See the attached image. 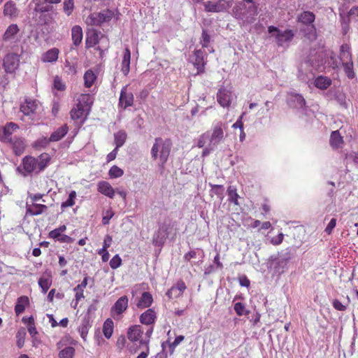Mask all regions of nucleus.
Instances as JSON below:
<instances>
[{"label": "nucleus", "mask_w": 358, "mask_h": 358, "mask_svg": "<svg viewBox=\"0 0 358 358\" xmlns=\"http://www.w3.org/2000/svg\"><path fill=\"white\" fill-rule=\"evenodd\" d=\"M143 331L141 325H133L128 329L127 338L131 342L138 341L143 340L142 336Z\"/></svg>", "instance_id": "obj_17"}, {"label": "nucleus", "mask_w": 358, "mask_h": 358, "mask_svg": "<svg viewBox=\"0 0 358 358\" xmlns=\"http://www.w3.org/2000/svg\"><path fill=\"white\" fill-rule=\"evenodd\" d=\"M234 310L238 316L248 315L250 311L245 308V306L241 302H237L234 304Z\"/></svg>", "instance_id": "obj_48"}, {"label": "nucleus", "mask_w": 358, "mask_h": 358, "mask_svg": "<svg viewBox=\"0 0 358 358\" xmlns=\"http://www.w3.org/2000/svg\"><path fill=\"white\" fill-rule=\"evenodd\" d=\"M345 74L348 78L352 79L355 77V73L353 71V63L352 62H348L342 63Z\"/></svg>", "instance_id": "obj_50"}, {"label": "nucleus", "mask_w": 358, "mask_h": 358, "mask_svg": "<svg viewBox=\"0 0 358 358\" xmlns=\"http://www.w3.org/2000/svg\"><path fill=\"white\" fill-rule=\"evenodd\" d=\"M210 133L207 132L203 134L199 138L197 146L199 148H203L208 141H209Z\"/></svg>", "instance_id": "obj_57"}, {"label": "nucleus", "mask_w": 358, "mask_h": 358, "mask_svg": "<svg viewBox=\"0 0 358 358\" xmlns=\"http://www.w3.org/2000/svg\"><path fill=\"white\" fill-rule=\"evenodd\" d=\"M19 31L20 29L16 24H11L8 27L5 33L3 34V40L4 41H10L13 40Z\"/></svg>", "instance_id": "obj_27"}, {"label": "nucleus", "mask_w": 358, "mask_h": 358, "mask_svg": "<svg viewBox=\"0 0 358 358\" xmlns=\"http://www.w3.org/2000/svg\"><path fill=\"white\" fill-rule=\"evenodd\" d=\"M18 129V125L12 122H8L5 126L0 127V141L2 143L11 141L13 133Z\"/></svg>", "instance_id": "obj_10"}, {"label": "nucleus", "mask_w": 358, "mask_h": 358, "mask_svg": "<svg viewBox=\"0 0 358 358\" xmlns=\"http://www.w3.org/2000/svg\"><path fill=\"white\" fill-rule=\"evenodd\" d=\"M128 307V298L127 296H122L119 298L115 304L112 306L110 312L111 315L115 318V315H120Z\"/></svg>", "instance_id": "obj_14"}, {"label": "nucleus", "mask_w": 358, "mask_h": 358, "mask_svg": "<svg viewBox=\"0 0 358 358\" xmlns=\"http://www.w3.org/2000/svg\"><path fill=\"white\" fill-rule=\"evenodd\" d=\"M91 326L90 315L87 314L82 318L81 323L78 328L80 336L84 341L86 340L89 329Z\"/></svg>", "instance_id": "obj_23"}, {"label": "nucleus", "mask_w": 358, "mask_h": 358, "mask_svg": "<svg viewBox=\"0 0 358 358\" xmlns=\"http://www.w3.org/2000/svg\"><path fill=\"white\" fill-rule=\"evenodd\" d=\"M103 332L106 338H110L113 333V322L111 319H107L103 326Z\"/></svg>", "instance_id": "obj_40"}, {"label": "nucleus", "mask_w": 358, "mask_h": 358, "mask_svg": "<svg viewBox=\"0 0 358 358\" xmlns=\"http://www.w3.org/2000/svg\"><path fill=\"white\" fill-rule=\"evenodd\" d=\"M171 229L170 223L164 222L161 224L158 231L153 236L152 243L156 246L162 247L170 234Z\"/></svg>", "instance_id": "obj_5"}, {"label": "nucleus", "mask_w": 358, "mask_h": 358, "mask_svg": "<svg viewBox=\"0 0 358 358\" xmlns=\"http://www.w3.org/2000/svg\"><path fill=\"white\" fill-rule=\"evenodd\" d=\"M37 161L36 166L38 171H43L48 164L50 162V156L47 153H43L38 158L36 159Z\"/></svg>", "instance_id": "obj_36"}, {"label": "nucleus", "mask_w": 358, "mask_h": 358, "mask_svg": "<svg viewBox=\"0 0 358 358\" xmlns=\"http://www.w3.org/2000/svg\"><path fill=\"white\" fill-rule=\"evenodd\" d=\"M123 174V170L117 166H113L108 172L110 178H117L121 177Z\"/></svg>", "instance_id": "obj_52"}, {"label": "nucleus", "mask_w": 358, "mask_h": 358, "mask_svg": "<svg viewBox=\"0 0 358 358\" xmlns=\"http://www.w3.org/2000/svg\"><path fill=\"white\" fill-rule=\"evenodd\" d=\"M3 13L4 16L9 17L10 20H15L19 16L20 10L14 1H9L3 6Z\"/></svg>", "instance_id": "obj_16"}, {"label": "nucleus", "mask_w": 358, "mask_h": 358, "mask_svg": "<svg viewBox=\"0 0 358 358\" xmlns=\"http://www.w3.org/2000/svg\"><path fill=\"white\" fill-rule=\"evenodd\" d=\"M166 295L170 299H173V298H178V297L180 296L182 294L180 293V291H178L176 288H175L174 286H173L171 289H169L167 291Z\"/></svg>", "instance_id": "obj_60"}, {"label": "nucleus", "mask_w": 358, "mask_h": 358, "mask_svg": "<svg viewBox=\"0 0 358 358\" xmlns=\"http://www.w3.org/2000/svg\"><path fill=\"white\" fill-rule=\"evenodd\" d=\"M228 201L238 206V198L239 195L237 193L236 187L230 185L227 189Z\"/></svg>", "instance_id": "obj_37"}, {"label": "nucleus", "mask_w": 358, "mask_h": 358, "mask_svg": "<svg viewBox=\"0 0 358 358\" xmlns=\"http://www.w3.org/2000/svg\"><path fill=\"white\" fill-rule=\"evenodd\" d=\"M210 43V36L206 30H203L201 35V44L203 48H207Z\"/></svg>", "instance_id": "obj_59"}, {"label": "nucleus", "mask_w": 358, "mask_h": 358, "mask_svg": "<svg viewBox=\"0 0 358 358\" xmlns=\"http://www.w3.org/2000/svg\"><path fill=\"white\" fill-rule=\"evenodd\" d=\"M345 17L350 21L358 22V6L352 7L347 13H345Z\"/></svg>", "instance_id": "obj_49"}, {"label": "nucleus", "mask_w": 358, "mask_h": 358, "mask_svg": "<svg viewBox=\"0 0 358 358\" xmlns=\"http://www.w3.org/2000/svg\"><path fill=\"white\" fill-rule=\"evenodd\" d=\"M74 9V1L73 0H64L63 2V10L64 12L69 16L70 15Z\"/></svg>", "instance_id": "obj_53"}, {"label": "nucleus", "mask_w": 358, "mask_h": 358, "mask_svg": "<svg viewBox=\"0 0 358 358\" xmlns=\"http://www.w3.org/2000/svg\"><path fill=\"white\" fill-rule=\"evenodd\" d=\"M29 304V298L26 296H20L17 299V303L15 306V312L17 315L24 311L25 306Z\"/></svg>", "instance_id": "obj_34"}, {"label": "nucleus", "mask_w": 358, "mask_h": 358, "mask_svg": "<svg viewBox=\"0 0 358 358\" xmlns=\"http://www.w3.org/2000/svg\"><path fill=\"white\" fill-rule=\"evenodd\" d=\"M52 285V278L50 276H42L38 280V285L42 289L43 293L45 294Z\"/></svg>", "instance_id": "obj_41"}, {"label": "nucleus", "mask_w": 358, "mask_h": 358, "mask_svg": "<svg viewBox=\"0 0 358 358\" xmlns=\"http://www.w3.org/2000/svg\"><path fill=\"white\" fill-rule=\"evenodd\" d=\"M20 65V55L17 53L10 52L7 54L3 59V68L6 73H14Z\"/></svg>", "instance_id": "obj_8"}, {"label": "nucleus", "mask_w": 358, "mask_h": 358, "mask_svg": "<svg viewBox=\"0 0 358 358\" xmlns=\"http://www.w3.org/2000/svg\"><path fill=\"white\" fill-rule=\"evenodd\" d=\"M71 38L73 45L76 46L79 45L83 40V30L82 28L76 25L71 29Z\"/></svg>", "instance_id": "obj_31"}, {"label": "nucleus", "mask_w": 358, "mask_h": 358, "mask_svg": "<svg viewBox=\"0 0 358 358\" xmlns=\"http://www.w3.org/2000/svg\"><path fill=\"white\" fill-rule=\"evenodd\" d=\"M126 343V337L123 335H121L118 337L116 345L119 349L122 350L125 346Z\"/></svg>", "instance_id": "obj_64"}, {"label": "nucleus", "mask_w": 358, "mask_h": 358, "mask_svg": "<svg viewBox=\"0 0 358 358\" xmlns=\"http://www.w3.org/2000/svg\"><path fill=\"white\" fill-rule=\"evenodd\" d=\"M315 20V15L310 11H305L301 14L299 21L303 24H310Z\"/></svg>", "instance_id": "obj_42"}, {"label": "nucleus", "mask_w": 358, "mask_h": 358, "mask_svg": "<svg viewBox=\"0 0 358 358\" xmlns=\"http://www.w3.org/2000/svg\"><path fill=\"white\" fill-rule=\"evenodd\" d=\"M76 197V191H71L69 193V197L67 200L64 202H62L61 204V208L64 210L65 208L71 207L75 204V199Z\"/></svg>", "instance_id": "obj_45"}, {"label": "nucleus", "mask_w": 358, "mask_h": 358, "mask_svg": "<svg viewBox=\"0 0 358 358\" xmlns=\"http://www.w3.org/2000/svg\"><path fill=\"white\" fill-rule=\"evenodd\" d=\"M339 58L342 63L352 62L350 48L348 44H343L340 49Z\"/></svg>", "instance_id": "obj_32"}, {"label": "nucleus", "mask_w": 358, "mask_h": 358, "mask_svg": "<svg viewBox=\"0 0 358 358\" xmlns=\"http://www.w3.org/2000/svg\"><path fill=\"white\" fill-rule=\"evenodd\" d=\"M96 78V75L92 70H88L84 75L85 85L86 87H90Z\"/></svg>", "instance_id": "obj_44"}, {"label": "nucleus", "mask_w": 358, "mask_h": 358, "mask_svg": "<svg viewBox=\"0 0 358 358\" xmlns=\"http://www.w3.org/2000/svg\"><path fill=\"white\" fill-rule=\"evenodd\" d=\"M75 354V349L73 347H66L59 353V358H73Z\"/></svg>", "instance_id": "obj_46"}, {"label": "nucleus", "mask_w": 358, "mask_h": 358, "mask_svg": "<svg viewBox=\"0 0 358 358\" xmlns=\"http://www.w3.org/2000/svg\"><path fill=\"white\" fill-rule=\"evenodd\" d=\"M131 52L128 48H126L123 55V59L121 64V71L124 76H127L130 71Z\"/></svg>", "instance_id": "obj_24"}, {"label": "nucleus", "mask_w": 358, "mask_h": 358, "mask_svg": "<svg viewBox=\"0 0 358 358\" xmlns=\"http://www.w3.org/2000/svg\"><path fill=\"white\" fill-rule=\"evenodd\" d=\"M8 143L11 145L13 152L16 155L19 156L23 153L26 146L24 138L15 137L11 139V141Z\"/></svg>", "instance_id": "obj_19"}, {"label": "nucleus", "mask_w": 358, "mask_h": 358, "mask_svg": "<svg viewBox=\"0 0 358 358\" xmlns=\"http://www.w3.org/2000/svg\"><path fill=\"white\" fill-rule=\"evenodd\" d=\"M59 52L57 48H53L50 49L42 55L41 60L43 62H55L58 59Z\"/></svg>", "instance_id": "obj_29"}, {"label": "nucleus", "mask_w": 358, "mask_h": 358, "mask_svg": "<svg viewBox=\"0 0 358 358\" xmlns=\"http://www.w3.org/2000/svg\"><path fill=\"white\" fill-rule=\"evenodd\" d=\"M339 16L341 18V23L342 27V31L343 34H346L350 29V20L345 17V8L344 6H341L338 8Z\"/></svg>", "instance_id": "obj_30"}, {"label": "nucleus", "mask_w": 358, "mask_h": 358, "mask_svg": "<svg viewBox=\"0 0 358 358\" xmlns=\"http://www.w3.org/2000/svg\"><path fill=\"white\" fill-rule=\"evenodd\" d=\"M36 162V158L29 156L25 157L22 161L24 170L27 173H31L34 171H38Z\"/></svg>", "instance_id": "obj_26"}, {"label": "nucleus", "mask_w": 358, "mask_h": 358, "mask_svg": "<svg viewBox=\"0 0 358 358\" xmlns=\"http://www.w3.org/2000/svg\"><path fill=\"white\" fill-rule=\"evenodd\" d=\"M127 87L128 85H126L122 88L119 99V106L123 109H126L134 103V95L132 92L128 91Z\"/></svg>", "instance_id": "obj_12"}, {"label": "nucleus", "mask_w": 358, "mask_h": 358, "mask_svg": "<svg viewBox=\"0 0 358 358\" xmlns=\"http://www.w3.org/2000/svg\"><path fill=\"white\" fill-rule=\"evenodd\" d=\"M185 337L182 335L176 337L174 341L169 345L170 349L173 351L183 340Z\"/></svg>", "instance_id": "obj_62"}, {"label": "nucleus", "mask_w": 358, "mask_h": 358, "mask_svg": "<svg viewBox=\"0 0 358 358\" xmlns=\"http://www.w3.org/2000/svg\"><path fill=\"white\" fill-rule=\"evenodd\" d=\"M78 103L83 104L88 110L92 103V100L89 94H81L78 99Z\"/></svg>", "instance_id": "obj_51"}, {"label": "nucleus", "mask_w": 358, "mask_h": 358, "mask_svg": "<svg viewBox=\"0 0 358 358\" xmlns=\"http://www.w3.org/2000/svg\"><path fill=\"white\" fill-rule=\"evenodd\" d=\"M331 84V79L322 76H318L314 81L315 86L320 90H325L328 88Z\"/></svg>", "instance_id": "obj_35"}, {"label": "nucleus", "mask_w": 358, "mask_h": 358, "mask_svg": "<svg viewBox=\"0 0 358 358\" xmlns=\"http://www.w3.org/2000/svg\"><path fill=\"white\" fill-rule=\"evenodd\" d=\"M38 107V102L29 98H27L20 106V111L24 115H31L35 113Z\"/></svg>", "instance_id": "obj_15"}, {"label": "nucleus", "mask_w": 358, "mask_h": 358, "mask_svg": "<svg viewBox=\"0 0 358 358\" xmlns=\"http://www.w3.org/2000/svg\"><path fill=\"white\" fill-rule=\"evenodd\" d=\"M54 87L57 90L63 91L65 90L66 86L63 83L62 79L59 77L56 76L54 78Z\"/></svg>", "instance_id": "obj_58"}, {"label": "nucleus", "mask_w": 358, "mask_h": 358, "mask_svg": "<svg viewBox=\"0 0 358 358\" xmlns=\"http://www.w3.org/2000/svg\"><path fill=\"white\" fill-rule=\"evenodd\" d=\"M172 148V142L169 138L157 137L155 139L154 144L150 150L151 158L157 162L159 167L164 169Z\"/></svg>", "instance_id": "obj_1"}, {"label": "nucleus", "mask_w": 358, "mask_h": 358, "mask_svg": "<svg viewBox=\"0 0 358 358\" xmlns=\"http://www.w3.org/2000/svg\"><path fill=\"white\" fill-rule=\"evenodd\" d=\"M295 250L287 248L277 255H271L268 260L270 267H273L275 273L281 274L287 268V264L294 256Z\"/></svg>", "instance_id": "obj_3"}, {"label": "nucleus", "mask_w": 358, "mask_h": 358, "mask_svg": "<svg viewBox=\"0 0 358 358\" xmlns=\"http://www.w3.org/2000/svg\"><path fill=\"white\" fill-rule=\"evenodd\" d=\"M97 187V189L101 194L110 199L114 197L115 192L108 182L100 181L99 182Z\"/></svg>", "instance_id": "obj_20"}, {"label": "nucleus", "mask_w": 358, "mask_h": 358, "mask_svg": "<svg viewBox=\"0 0 358 358\" xmlns=\"http://www.w3.org/2000/svg\"><path fill=\"white\" fill-rule=\"evenodd\" d=\"M206 55L201 50H196L194 52L190 59L192 62L194 66L197 69V73H200L203 71L204 66L206 64L205 57Z\"/></svg>", "instance_id": "obj_11"}, {"label": "nucleus", "mask_w": 358, "mask_h": 358, "mask_svg": "<svg viewBox=\"0 0 358 358\" xmlns=\"http://www.w3.org/2000/svg\"><path fill=\"white\" fill-rule=\"evenodd\" d=\"M343 143V138L338 131H334L331 133L330 137V144L333 148H338Z\"/></svg>", "instance_id": "obj_43"}, {"label": "nucleus", "mask_w": 358, "mask_h": 358, "mask_svg": "<svg viewBox=\"0 0 358 358\" xmlns=\"http://www.w3.org/2000/svg\"><path fill=\"white\" fill-rule=\"evenodd\" d=\"M204 9L206 12L220 13L228 10L231 3L225 0H219L217 1H208L203 3Z\"/></svg>", "instance_id": "obj_6"}, {"label": "nucleus", "mask_w": 358, "mask_h": 358, "mask_svg": "<svg viewBox=\"0 0 358 358\" xmlns=\"http://www.w3.org/2000/svg\"><path fill=\"white\" fill-rule=\"evenodd\" d=\"M153 299L150 293L145 292L142 294L141 297L139 299L136 306L139 308H145L151 306Z\"/></svg>", "instance_id": "obj_28"}, {"label": "nucleus", "mask_w": 358, "mask_h": 358, "mask_svg": "<svg viewBox=\"0 0 358 358\" xmlns=\"http://www.w3.org/2000/svg\"><path fill=\"white\" fill-rule=\"evenodd\" d=\"M100 31L95 29H90L87 32L86 46L87 48L93 47L99 43Z\"/></svg>", "instance_id": "obj_22"}, {"label": "nucleus", "mask_w": 358, "mask_h": 358, "mask_svg": "<svg viewBox=\"0 0 358 358\" xmlns=\"http://www.w3.org/2000/svg\"><path fill=\"white\" fill-rule=\"evenodd\" d=\"M69 131V128L66 124H64L62 127H59L56 131H55L49 137V141L51 142H57L61 140L63 137L66 136Z\"/></svg>", "instance_id": "obj_25"}, {"label": "nucleus", "mask_w": 358, "mask_h": 358, "mask_svg": "<svg viewBox=\"0 0 358 358\" xmlns=\"http://www.w3.org/2000/svg\"><path fill=\"white\" fill-rule=\"evenodd\" d=\"M87 110V108H85L83 104L78 103L76 107L71 110V117L74 120H79L84 116Z\"/></svg>", "instance_id": "obj_33"}, {"label": "nucleus", "mask_w": 358, "mask_h": 358, "mask_svg": "<svg viewBox=\"0 0 358 358\" xmlns=\"http://www.w3.org/2000/svg\"><path fill=\"white\" fill-rule=\"evenodd\" d=\"M232 14L243 25L252 24L255 21V16L257 15V5L238 1L232 8Z\"/></svg>", "instance_id": "obj_2"}, {"label": "nucleus", "mask_w": 358, "mask_h": 358, "mask_svg": "<svg viewBox=\"0 0 358 358\" xmlns=\"http://www.w3.org/2000/svg\"><path fill=\"white\" fill-rule=\"evenodd\" d=\"M110 266L113 269L119 268L122 264V259L118 255H115L110 261Z\"/></svg>", "instance_id": "obj_56"}, {"label": "nucleus", "mask_w": 358, "mask_h": 358, "mask_svg": "<svg viewBox=\"0 0 358 358\" xmlns=\"http://www.w3.org/2000/svg\"><path fill=\"white\" fill-rule=\"evenodd\" d=\"M85 22L90 26H101L103 24L99 13L90 14L86 18Z\"/></svg>", "instance_id": "obj_39"}, {"label": "nucleus", "mask_w": 358, "mask_h": 358, "mask_svg": "<svg viewBox=\"0 0 358 358\" xmlns=\"http://www.w3.org/2000/svg\"><path fill=\"white\" fill-rule=\"evenodd\" d=\"M50 142L49 138L41 137L34 142V147L36 149L44 148L47 147Z\"/></svg>", "instance_id": "obj_54"}, {"label": "nucleus", "mask_w": 358, "mask_h": 358, "mask_svg": "<svg viewBox=\"0 0 358 358\" xmlns=\"http://www.w3.org/2000/svg\"><path fill=\"white\" fill-rule=\"evenodd\" d=\"M232 100V93L230 90L221 87L217 94V101L222 107H229Z\"/></svg>", "instance_id": "obj_13"}, {"label": "nucleus", "mask_w": 358, "mask_h": 358, "mask_svg": "<svg viewBox=\"0 0 358 358\" xmlns=\"http://www.w3.org/2000/svg\"><path fill=\"white\" fill-rule=\"evenodd\" d=\"M48 209V206L43 204L32 203L29 204L27 203L26 210L27 214L32 216L39 215L44 213Z\"/></svg>", "instance_id": "obj_18"}, {"label": "nucleus", "mask_w": 358, "mask_h": 358, "mask_svg": "<svg viewBox=\"0 0 358 358\" xmlns=\"http://www.w3.org/2000/svg\"><path fill=\"white\" fill-rule=\"evenodd\" d=\"M127 137V133L123 130H120L114 134L115 143L116 145L115 148L119 149L122 147L124 144Z\"/></svg>", "instance_id": "obj_38"}, {"label": "nucleus", "mask_w": 358, "mask_h": 358, "mask_svg": "<svg viewBox=\"0 0 358 358\" xmlns=\"http://www.w3.org/2000/svg\"><path fill=\"white\" fill-rule=\"evenodd\" d=\"M224 137L223 124L219 122L213 127L212 133L210 134L208 147L213 149L224 139Z\"/></svg>", "instance_id": "obj_7"}, {"label": "nucleus", "mask_w": 358, "mask_h": 358, "mask_svg": "<svg viewBox=\"0 0 358 358\" xmlns=\"http://www.w3.org/2000/svg\"><path fill=\"white\" fill-rule=\"evenodd\" d=\"M268 31L279 47L287 48L289 45L295 34L291 29L282 30L274 26H270Z\"/></svg>", "instance_id": "obj_4"}, {"label": "nucleus", "mask_w": 358, "mask_h": 358, "mask_svg": "<svg viewBox=\"0 0 358 358\" xmlns=\"http://www.w3.org/2000/svg\"><path fill=\"white\" fill-rule=\"evenodd\" d=\"M49 7L43 4H41L38 2L36 3L34 10L37 13H45L49 11Z\"/></svg>", "instance_id": "obj_63"}, {"label": "nucleus", "mask_w": 358, "mask_h": 358, "mask_svg": "<svg viewBox=\"0 0 358 358\" xmlns=\"http://www.w3.org/2000/svg\"><path fill=\"white\" fill-rule=\"evenodd\" d=\"M101 17L102 23L108 22L112 20L114 17V11L112 10L106 9L99 13Z\"/></svg>", "instance_id": "obj_47"}, {"label": "nucleus", "mask_w": 358, "mask_h": 358, "mask_svg": "<svg viewBox=\"0 0 358 358\" xmlns=\"http://www.w3.org/2000/svg\"><path fill=\"white\" fill-rule=\"evenodd\" d=\"M287 102L293 108L303 109L306 107V100L303 96L294 92L287 93Z\"/></svg>", "instance_id": "obj_9"}, {"label": "nucleus", "mask_w": 358, "mask_h": 358, "mask_svg": "<svg viewBox=\"0 0 358 358\" xmlns=\"http://www.w3.org/2000/svg\"><path fill=\"white\" fill-rule=\"evenodd\" d=\"M152 332L153 328L150 327L145 332V338L140 341V345L144 347L147 351H148V343Z\"/></svg>", "instance_id": "obj_55"}, {"label": "nucleus", "mask_w": 358, "mask_h": 358, "mask_svg": "<svg viewBox=\"0 0 358 358\" xmlns=\"http://www.w3.org/2000/svg\"><path fill=\"white\" fill-rule=\"evenodd\" d=\"M24 335H25V332L23 331L22 333L21 332H17V345L19 348H22V346L24 345Z\"/></svg>", "instance_id": "obj_61"}, {"label": "nucleus", "mask_w": 358, "mask_h": 358, "mask_svg": "<svg viewBox=\"0 0 358 358\" xmlns=\"http://www.w3.org/2000/svg\"><path fill=\"white\" fill-rule=\"evenodd\" d=\"M156 318L157 315L155 310L149 308L141 314L140 317V322L143 324L151 325L155 323Z\"/></svg>", "instance_id": "obj_21"}]
</instances>
